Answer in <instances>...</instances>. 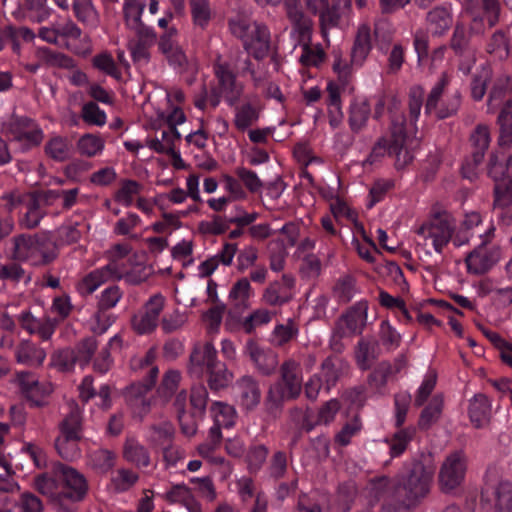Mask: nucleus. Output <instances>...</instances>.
Returning <instances> with one entry per match:
<instances>
[{
	"label": "nucleus",
	"instance_id": "obj_37",
	"mask_svg": "<svg viewBox=\"0 0 512 512\" xmlns=\"http://www.w3.org/2000/svg\"><path fill=\"white\" fill-rule=\"evenodd\" d=\"M379 344L377 340L361 338L355 347V360L362 370H368L379 356Z\"/></svg>",
	"mask_w": 512,
	"mask_h": 512
},
{
	"label": "nucleus",
	"instance_id": "obj_49",
	"mask_svg": "<svg viewBox=\"0 0 512 512\" xmlns=\"http://www.w3.org/2000/svg\"><path fill=\"white\" fill-rule=\"evenodd\" d=\"M144 8L145 3L140 0H125L123 5V15L125 24L130 30L146 26L141 21V15Z\"/></svg>",
	"mask_w": 512,
	"mask_h": 512
},
{
	"label": "nucleus",
	"instance_id": "obj_57",
	"mask_svg": "<svg viewBox=\"0 0 512 512\" xmlns=\"http://www.w3.org/2000/svg\"><path fill=\"white\" fill-rule=\"evenodd\" d=\"M121 343V338L114 336L110 339L108 345L101 349L93 362V369L95 372L99 374H105L110 370L113 364V359L110 354V347L114 345L121 346Z\"/></svg>",
	"mask_w": 512,
	"mask_h": 512
},
{
	"label": "nucleus",
	"instance_id": "obj_63",
	"mask_svg": "<svg viewBox=\"0 0 512 512\" xmlns=\"http://www.w3.org/2000/svg\"><path fill=\"white\" fill-rule=\"evenodd\" d=\"M298 334V327L292 319H289L286 324L276 325L273 331V343L277 347H281Z\"/></svg>",
	"mask_w": 512,
	"mask_h": 512
},
{
	"label": "nucleus",
	"instance_id": "obj_11",
	"mask_svg": "<svg viewBox=\"0 0 512 512\" xmlns=\"http://www.w3.org/2000/svg\"><path fill=\"white\" fill-rule=\"evenodd\" d=\"M122 278H125V280L130 284L140 283V281L134 279L131 274L124 275L120 264L117 261L112 260L107 265L94 269L86 274L77 284V290L83 296L91 295L102 284L112 280H120Z\"/></svg>",
	"mask_w": 512,
	"mask_h": 512
},
{
	"label": "nucleus",
	"instance_id": "obj_62",
	"mask_svg": "<svg viewBox=\"0 0 512 512\" xmlns=\"http://www.w3.org/2000/svg\"><path fill=\"white\" fill-rule=\"evenodd\" d=\"M487 52L494 54L501 60L509 56V41L502 30H497L493 33L487 44Z\"/></svg>",
	"mask_w": 512,
	"mask_h": 512
},
{
	"label": "nucleus",
	"instance_id": "obj_59",
	"mask_svg": "<svg viewBox=\"0 0 512 512\" xmlns=\"http://www.w3.org/2000/svg\"><path fill=\"white\" fill-rule=\"evenodd\" d=\"M139 480V475L131 469L120 468L111 478V484L116 492H125L132 488Z\"/></svg>",
	"mask_w": 512,
	"mask_h": 512
},
{
	"label": "nucleus",
	"instance_id": "obj_43",
	"mask_svg": "<svg viewBox=\"0 0 512 512\" xmlns=\"http://www.w3.org/2000/svg\"><path fill=\"white\" fill-rule=\"evenodd\" d=\"M443 407L444 399L442 395L433 396L419 416L418 427L421 430H428L433 424L437 423L442 415Z\"/></svg>",
	"mask_w": 512,
	"mask_h": 512
},
{
	"label": "nucleus",
	"instance_id": "obj_20",
	"mask_svg": "<svg viewBox=\"0 0 512 512\" xmlns=\"http://www.w3.org/2000/svg\"><path fill=\"white\" fill-rule=\"evenodd\" d=\"M235 393L239 405L246 411L255 409L261 401V389L258 381L250 376L244 375L235 383Z\"/></svg>",
	"mask_w": 512,
	"mask_h": 512
},
{
	"label": "nucleus",
	"instance_id": "obj_2",
	"mask_svg": "<svg viewBox=\"0 0 512 512\" xmlns=\"http://www.w3.org/2000/svg\"><path fill=\"white\" fill-rule=\"evenodd\" d=\"M435 473L433 456L421 453L407 471L396 477L381 512H411L429 495Z\"/></svg>",
	"mask_w": 512,
	"mask_h": 512
},
{
	"label": "nucleus",
	"instance_id": "obj_46",
	"mask_svg": "<svg viewBox=\"0 0 512 512\" xmlns=\"http://www.w3.org/2000/svg\"><path fill=\"white\" fill-rule=\"evenodd\" d=\"M192 21L195 27L206 30L213 18V10L208 0H190Z\"/></svg>",
	"mask_w": 512,
	"mask_h": 512
},
{
	"label": "nucleus",
	"instance_id": "obj_44",
	"mask_svg": "<svg viewBox=\"0 0 512 512\" xmlns=\"http://www.w3.org/2000/svg\"><path fill=\"white\" fill-rule=\"evenodd\" d=\"M81 440L82 438L80 437L58 434L55 438V449L62 459L73 461L81 455L79 447Z\"/></svg>",
	"mask_w": 512,
	"mask_h": 512
},
{
	"label": "nucleus",
	"instance_id": "obj_53",
	"mask_svg": "<svg viewBox=\"0 0 512 512\" xmlns=\"http://www.w3.org/2000/svg\"><path fill=\"white\" fill-rule=\"evenodd\" d=\"M89 458L93 469L107 473L115 466L116 454L108 449H96L90 453Z\"/></svg>",
	"mask_w": 512,
	"mask_h": 512
},
{
	"label": "nucleus",
	"instance_id": "obj_6",
	"mask_svg": "<svg viewBox=\"0 0 512 512\" xmlns=\"http://www.w3.org/2000/svg\"><path fill=\"white\" fill-rule=\"evenodd\" d=\"M301 391V365L298 361L289 358L281 364L280 380L270 386L266 403L271 407H278L285 401L298 398Z\"/></svg>",
	"mask_w": 512,
	"mask_h": 512
},
{
	"label": "nucleus",
	"instance_id": "obj_36",
	"mask_svg": "<svg viewBox=\"0 0 512 512\" xmlns=\"http://www.w3.org/2000/svg\"><path fill=\"white\" fill-rule=\"evenodd\" d=\"M175 428L171 422L164 421L149 427L147 441L153 449H163L174 442Z\"/></svg>",
	"mask_w": 512,
	"mask_h": 512
},
{
	"label": "nucleus",
	"instance_id": "obj_42",
	"mask_svg": "<svg viewBox=\"0 0 512 512\" xmlns=\"http://www.w3.org/2000/svg\"><path fill=\"white\" fill-rule=\"evenodd\" d=\"M57 33L59 34L60 39H69V40H80L82 45L80 47H73L71 50L76 54H85L91 50L90 39L87 35H84L83 38L81 29L72 21H67L62 24H57Z\"/></svg>",
	"mask_w": 512,
	"mask_h": 512
},
{
	"label": "nucleus",
	"instance_id": "obj_24",
	"mask_svg": "<svg viewBox=\"0 0 512 512\" xmlns=\"http://www.w3.org/2000/svg\"><path fill=\"white\" fill-rule=\"evenodd\" d=\"M307 5L311 11L319 14V22L322 36L327 37L328 30L339 25L341 14L339 5H329L328 0H308Z\"/></svg>",
	"mask_w": 512,
	"mask_h": 512
},
{
	"label": "nucleus",
	"instance_id": "obj_48",
	"mask_svg": "<svg viewBox=\"0 0 512 512\" xmlns=\"http://www.w3.org/2000/svg\"><path fill=\"white\" fill-rule=\"evenodd\" d=\"M25 207L26 212L19 219L20 227L29 230L37 228L46 215V212L40 207L37 194L30 198V202Z\"/></svg>",
	"mask_w": 512,
	"mask_h": 512
},
{
	"label": "nucleus",
	"instance_id": "obj_12",
	"mask_svg": "<svg viewBox=\"0 0 512 512\" xmlns=\"http://www.w3.org/2000/svg\"><path fill=\"white\" fill-rule=\"evenodd\" d=\"M122 278H125V280L130 284L140 283V281L134 279L131 274L124 275L120 264L117 261L112 260L107 265L94 269L86 274L77 284V290L83 296L91 295L102 284L112 280H120Z\"/></svg>",
	"mask_w": 512,
	"mask_h": 512
},
{
	"label": "nucleus",
	"instance_id": "obj_23",
	"mask_svg": "<svg viewBox=\"0 0 512 512\" xmlns=\"http://www.w3.org/2000/svg\"><path fill=\"white\" fill-rule=\"evenodd\" d=\"M245 353L262 375L269 376L275 372L278 366V355L275 352L264 350L254 340H248Z\"/></svg>",
	"mask_w": 512,
	"mask_h": 512
},
{
	"label": "nucleus",
	"instance_id": "obj_15",
	"mask_svg": "<svg viewBox=\"0 0 512 512\" xmlns=\"http://www.w3.org/2000/svg\"><path fill=\"white\" fill-rule=\"evenodd\" d=\"M488 175L494 181V208L506 209L512 204V180L505 175L504 166L496 154H491L488 162Z\"/></svg>",
	"mask_w": 512,
	"mask_h": 512
},
{
	"label": "nucleus",
	"instance_id": "obj_30",
	"mask_svg": "<svg viewBox=\"0 0 512 512\" xmlns=\"http://www.w3.org/2000/svg\"><path fill=\"white\" fill-rule=\"evenodd\" d=\"M123 458L137 468H146L151 465V456L148 448L134 437L126 438L123 444Z\"/></svg>",
	"mask_w": 512,
	"mask_h": 512
},
{
	"label": "nucleus",
	"instance_id": "obj_58",
	"mask_svg": "<svg viewBox=\"0 0 512 512\" xmlns=\"http://www.w3.org/2000/svg\"><path fill=\"white\" fill-rule=\"evenodd\" d=\"M98 348V342L94 337H87L79 341L76 345L75 353L78 364L83 368L92 360Z\"/></svg>",
	"mask_w": 512,
	"mask_h": 512
},
{
	"label": "nucleus",
	"instance_id": "obj_33",
	"mask_svg": "<svg viewBox=\"0 0 512 512\" xmlns=\"http://www.w3.org/2000/svg\"><path fill=\"white\" fill-rule=\"evenodd\" d=\"M150 391L149 385L139 381L126 387L124 397L133 409L138 410L140 414H146L150 409V401L146 398V395Z\"/></svg>",
	"mask_w": 512,
	"mask_h": 512
},
{
	"label": "nucleus",
	"instance_id": "obj_39",
	"mask_svg": "<svg viewBox=\"0 0 512 512\" xmlns=\"http://www.w3.org/2000/svg\"><path fill=\"white\" fill-rule=\"evenodd\" d=\"M371 113L368 100L355 99L349 108L348 123L353 133H359L367 124Z\"/></svg>",
	"mask_w": 512,
	"mask_h": 512
},
{
	"label": "nucleus",
	"instance_id": "obj_60",
	"mask_svg": "<svg viewBox=\"0 0 512 512\" xmlns=\"http://www.w3.org/2000/svg\"><path fill=\"white\" fill-rule=\"evenodd\" d=\"M104 148V140L94 134H84L77 142V149L81 155L93 157Z\"/></svg>",
	"mask_w": 512,
	"mask_h": 512
},
{
	"label": "nucleus",
	"instance_id": "obj_40",
	"mask_svg": "<svg viewBox=\"0 0 512 512\" xmlns=\"http://www.w3.org/2000/svg\"><path fill=\"white\" fill-rule=\"evenodd\" d=\"M251 284L247 278H241L233 284L229 292V302L236 313L248 308Z\"/></svg>",
	"mask_w": 512,
	"mask_h": 512
},
{
	"label": "nucleus",
	"instance_id": "obj_21",
	"mask_svg": "<svg viewBox=\"0 0 512 512\" xmlns=\"http://www.w3.org/2000/svg\"><path fill=\"white\" fill-rule=\"evenodd\" d=\"M135 38L129 40L128 49L134 62H148L150 59L149 49L156 43L157 35L148 26L132 30Z\"/></svg>",
	"mask_w": 512,
	"mask_h": 512
},
{
	"label": "nucleus",
	"instance_id": "obj_50",
	"mask_svg": "<svg viewBox=\"0 0 512 512\" xmlns=\"http://www.w3.org/2000/svg\"><path fill=\"white\" fill-rule=\"evenodd\" d=\"M494 512H512V483L500 482L493 491Z\"/></svg>",
	"mask_w": 512,
	"mask_h": 512
},
{
	"label": "nucleus",
	"instance_id": "obj_51",
	"mask_svg": "<svg viewBox=\"0 0 512 512\" xmlns=\"http://www.w3.org/2000/svg\"><path fill=\"white\" fill-rule=\"evenodd\" d=\"M415 434V429L408 427V428H402L399 431H397L392 438L387 441L389 443V454L392 458L399 457L402 455L411 440L413 439Z\"/></svg>",
	"mask_w": 512,
	"mask_h": 512
},
{
	"label": "nucleus",
	"instance_id": "obj_52",
	"mask_svg": "<svg viewBox=\"0 0 512 512\" xmlns=\"http://www.w3.org/2000/svg\"><path fill=\"white\" fill-rule=\"evenodd\" d=\"M210 410L214 417V423L225 428H230L235 424L236 410L232 405L215 401L212 403Z\"/></svg>",
	"mask_w": 512,
	"mask_h": 512
},
{
	"label": "nucleus",
	"instance_id": "obj_41",
	"mask_svg": "<svg viewBox=\"0 0 512 512\" xmlns=\"http://www.w3.org/2000/svg\"><path fill=\"white\" fill-rule=\"evenodd\" d=\"M357 292V281L351 274L340 276L332 287V296L338 303H349Z\"/></svg>",
	"mask_w": 512,
	"mask_h": 512
},
{
	"label": "nucleus",
	"instance_id": "obj_38",
	"mask_svg": "<svg viewBox=\"0 0 512 512\" xmlns=\"http://www.w3.org/2000/svg\"><path fill=\"white\" fill-rule=\"evenodd\" d=\"M15 358L18 363L40 366L46 358V352L31 341L23 340L16 347Z\"/></svg>",
	"mask_w": 512,
	"mask_h": 512
},
{
	"label": "nucleus",
	"instance_id": "obj_61",
	"mask_svg": "<svg viewBox=\"0 0 512 512\" xmlns=\"http://www.w3.org/2000/svg\"><path fill=\"white\" fill-rule=\"evenodd\" d=\"M142 187V184L135 180H122L121 187L115 193L114 198L117 202L129 207L133 203V197L141 192Z\"/></svg>",
	"mask_w": 512,
	"mask_h": 512
},
{
	"label": "nucleus",
	"instance_id": "obj_9",
	"mask_svg": "<svg viewBox=\"0 0 512 512\" xmlns=\"http://www.w3.org/2000/svg\"><path fill=\"white\" fill-rule=\"evenodd\" d=\"M2 130L25 149L36 147L43 140V131L39 125L32 118L23 115L12 114L3 123Z\"/></svg>",
	"mask_w": 512,
	"mask_h": 512
},
{
	"label": "nucleus",
	"instance_id": "obj_4",
	"mask_svg": "<svg viewBox=\"0 0 512 512\" xmlns=\"http://www.w3.org/2000/svg\"><path fill=\"white\" fill-rule=\"evenodd\" d=\"M228 27L233 36L242 41L243 48L256 60L269 57L273 50L269 28L260 22L243 17L231 18Z\"/></svg>",
	"mask_w": 512,
	"mask_h": 512
},
{
	"label": "nucleus",
	"instance_id": "obj_35",
	"mask_svg": "<svg viewBox=\"0 0 512 512\" xmlns=\"http://www.w3.org/2000/svg\"><path fill=\"white\" fill-rule=\"evenodd\" d=\"M499 135L497 143L503 149L512 147V100L505 101L497 117Z\"/></svg>",
	"mask_w": 512,
	"mask_h": 512
},
{
	"label": "nucleus",
	"instance_id": "obj_10",
	"mask_svg": "<svg viewBox=\"0 0 512 512\" xmlns=\"http://www.w3.org/2000/svg\"><path fill=\"white\" fill-rule=\"evenodd\" d=\"M491 133L488 125L480 123L469 135L470 156L462 164L461 173L464 178L473 180L477 176V168L483 163L490 146Z\"/></svg>",
	"mask_w": 512,
	"mask_h": 512
},
{
	"label": "nucleus",
	"instance_id": "obj_19",
	"mask_svg": "<svg viewBox=\"0 0 512 512\" xmlns=\"http://www.w3.org/2000/svg\"><path fill=\"white\" fill-rule=\"evenodd\" d=\"M165 298L160 293L153 295L144 305V312L135 315L132 325L139 334L152 332L158 325L161 312L164 309Z\"/></svg>",
	"mask_w": 512,
	"mask_h": 512
},
{
	"label": "nucleus",
	"instance_id": "obj_22",
	"mask_svg": "<svg viewBox=\"0 0 512 512\" xmlns=\"http://www.w3.org/2000/svg\"><path fill=\"white\" fill-rule=\"evenodd\" d=\"M443 95H439L436 92L430 91L427 96L425 103V113L432 114L436 113L438 119H445L452 115H455L461 105V94L459 91H455L448 96L438 108V104Z\"/></svg>",
	"mask_w": 512,
	"mask_h": 512
},
{
	"label": "nucleus",
	"instance_id": "obj_45",
	"mask_svg": "<svg viewBox=\"0 0 512 512\" xmlns=\"http://www.w3.org/2000/svg\"><path fill=\"white\" fill-rule=\"evenodd\" d=\"M181 138L177 128L160 131V136L146 141V146L157 153L171 154L174 152V142Z\"/></svg>",
	"mask_w": 512,
	"mask_h": 512
},
{
	"label": "nucleus",
	"instance_id": "obj_25",
	"mask_svg": "<svg viewBox=\"0 0 512 512\" xmlns=\"http://www.w3.org/2000/svg\"><path fill=\"white\" fill-rule=\"evenodd\" d=\"M214 73L218 79L221 93L229 105L233 106L242 94V87L236 84V76L228 63H216Z\"/></svg>",
	"mask_w": 512,
	"mask_h": 512
},
{
	"label": "nucleus",
	"instance_id": "obj_18",
	"mask_svg": "<svg viewBox=\"0 0 512 512\" xmlns=\"http://www.w3.org/2000/svg\"><path fill=\"white\" fill-rule=\"evenodd\" d=\"M501 258L498 246H487L485 242L467 254L465 263L469 273L482 275L488 272Z\"/></svg>",
	"mask_w": 512,
	"mask_h": 512
},
{
	"label": "nucleus",
	"instance_id": "obj_32",
	"mask_svg": "<svg viewBox=\"0 0 512 512\" xmlns=\"http://www.w3.org/2000/svg\"><path fill=\"white\" fill-rule=\"evenodd\" d=\"M292 25V34L296 36L297 44L312 40L313 21L298 7H291L286 11Z\"/></svg>",
	"mask_w": 512,
	"mask_h": 512
},
{
	"label": "nucleus",
	"instance_id": "obj_54",
	"mask_svg": "<svg viewBox=\"0 0 512 512\" xmlns=\"http://www.w3.org/2000/svg\"><path fill=\"white\" fill-rule=\"evenodd\" d=\"M47 156L58 162L66 161L70 156V145L66 138L55 136L45 145Z\"/></svg>",
	"mask_w": 512,
	"mask_h": 512
},
{
	"label": "nucleus",
	"instance_id": "obj_13",
	"mask_svg": "<svg viewBox=\"0 0 512 512\" xmlns=\"http://www.w3.org/2000/svg\"><path fill=\"white\" fill-rule=\"evenodd\" d=\"M406 119L403 113H395L391 116L390 124V153L395 155V167L403 169L413 161V154L408 148V136L405 127Z\"/></svg>",
	"mask_w": 512,
	"mask_h": 512
},
{
	"label": "nucleus",
	"instance_id": "obj_29",
	"mask_svg": "<svg viewBox=\"0 0 512 512\" xmlns=\"http://www.w3.org/2000/svg\"><path fill=\"white\" fill-rule=\"evenodd\" d=\"M426 23L434 37L444 36L453 24L451 10L447 6H435L426 14Z\"/></svg>",
	"mask_w": 512,
	"mask_h": 512
},
{
	"label": "nucleus",
	"instance_id": "obj_27",
	"mask_svg": "<svg viewBox=\"0 0 512 512\" xmlns=\"http://www.w3.org/2000/svg\"><path fill=\"white\" fill-rule=\"evenodd\" d=\"M372 50V31L368 24L358 26L351 48V64L362 66Z\"/></svg>",
	"mask_w": 512,
	"mask_h": 512
},
{
	"label": "nucleus",
	"instance_id": "obj_3",
	"mask_svg": "<svg viewBox=\"0 0 512 512\" xmlns=\"http://www.w3.org/2000/svg\"><path fill=\"white\" fill-rule=\"evenodd\" d=\"M188 373L196 378L207 374V384L211 391L226 389L233 380V373L217 357V350L212 342L196 344L189 356Z\"/></svg>",
	"mask_w": 512,
	"mask_h": 512
},
{
	"label": "nucleus",
	"instance_id": "obj_64",
	"mask_svg": "<svg viewBox=\"0 0 512 512\" xmlns=\"http://www.w3.org/2000/svg\"><path fill=\"white\" fill-rule=\"evenodd\" d=\"M259 118V113L255 107L247 103L237 109L234 119V125L240 131H245Z\"/></svg>",
	"mask_w": 512,
	"mask_h": 512
},
{
	"label": "nucleus",
	"instance_id": "obj_17",
	"mask_svg": "<svg viewBox=\"0 0 512 512\" xmlns=\"http://www.w3.org/2000/svg\"><path fill=\"white\" fill-rule=\"evenodd\" d=\"M295 295V278L283 274L279 280L272 281L263 290L261 301L270 307H281L291 302Z\"/></svg>",
	"mask_w": 512,
	"mask_h": 512
},
{
	"label": "nucleus",
	"instance_id": "obj_56",
	"mask_svg": "<svg viewBox=\"0 0 512 512\" xmlns=\"http://www.w3.org/2000/svg\"><path fill=\"white\" fill-rule=\"evenodd\" d=\"M0 279L8 280L13 283L24 282L30 283L32 277L31 273L27 272L16 260L0 266Z\"/></svg>",
	"mask_w": 512,
	"mask_h": 512
},
{
	"label": "nucleus",
	"instance_id": "obj_34",
	"mask_svg": "<svg viewBox=\"0 0 512 512\" xmlns=\"http://www.w3.org/2000/svg\"><path fill=\"white\" fill-rule=\"evenodd\" d=\"M12 383L19 387L21 393L32 405L37 407L42 405V402L37 399L40 392V385L34 373L28 371L17 372Z\"/></svg>",
	"mask_w": 512,
	"mask_h": 512
},
{
	"label": "nucleus",
	"instance_id": "obj_7",
	"mask_svg": "<svg viewBox=\"0 0 512 512\" xmlns=\"http://www.w3.org/2000/svg\"><path fill=\"white\" fill-rule=\"evenodd\" d=\"M468 470V457L463 450L449 452L443 459L437 476L439 490L456 495L463 487Z\"/></svg>",
	"mask_w": 512,
	"mask_h": 512
},
{
	"label": "nucleus",
	"instance_id": "obj_16",
	"mask_svg": "<svg viewBox=\"0 0 512 512\" xmlns=\"http://www.w3.org/2000/svg\"><path fill=\"white\" fill-rule=\"evenodd\" d=\"M368 302L361 300L349 307L336 320L334 327L340 336L361 335L367 323Z\"/></svg>",
	"mask_w": 512,
	"mask_h": 512
},
{
	"label": "nucleus",
	"instance_id": "obj_28",
	"mask_svg": "<svg viewBox=\"0 0 512 512\" xmlns=\"http://www.w3.org/2000/svg\"><path fill=\"white\" fill-rule=\"evenodd\" d=\"M67 413L58 424L59 434L83 438V410L74 400L67 402Z\"/></svg>",
	"mask_w": 512,
	"mask_h": 512
},
{
	"label": "nucleus",
	"instance_id": "obj_8",
	"mask_svg": "<svg viewBox=\"0 0 512 512\" xmlns=\"http://www.w3.org/2000/svg\"><path fill=\"white\" fill-rule=\"evenodd\" d=\"M12 257L16 261H29L34 266H45L58 257L56 244L49 249L43 237L35 235H19L14 238Z\"/></svg>",
	"mask_w": 512,
	"mask_h": 512
},
{
	"label": "nucleus",
	"instance_id": "obj_26",
	"mask_svg": "<svg viewBox=\"0 0 512 512\" xmlns=\"http://www.w3.org/2000/svg\"><path fill=\"white\" fill-rule=\"evenodd\" d=\"M178 31L170 27L160 36L158 47L171 65L183 67L187 64V57L177 41Z\"/></svg>",
	"mask_w": 512,
	"mask_h": 512
},
{
	"label": "nucleus",
	"instance_id": "obj_31",
	"mask_svg": "<svg viewBox=\"0 0 512 512\" xmlns=\"http://www.w3.org/2000/svg\"><path fill=\"white\" fill-rule=\"evenodd\" d=\"M469 418L475 428L488 426L491 419V403L485 394L479 393L469 401Z\"/></svg>",
	"mask_w": 512,
	"mask_h": 512
},
{
	"label": "nucleus",
	"instance_id": "obj_14",
	"mask_svg": "<svg viewBox=\"0 0 512 512\" xmlns=\"http://www.w3.org/2000/svg\"><path fill=\"white\" fill-rule=\"evenodd\" d=\"M477 24L482 25V19L474 18L470 29H467L464 23L457 22L449 40V47L455 56L467 59L466 66L464 63L460 64V69L467 73L470 71V63L475 62L476 50L471 44V33L476 29Z\"/></svg>",
	"mask_w": 512,
	"mask_h": 512
},
{
	"label": "nucleus",
	"instance_id": "obj_1",
	"mask_svg": "<svg viewBox=\"0 0 512 512\" xmlns=\"http://www.w3.org/2000/svg\"><path fill=\"white\" fill-rule=\"evenodd\" d=\"M34 487L57 512H76L89 490L85 476L60 461L52 462L49 472L36 476Z\"/></svg>",
	"mask_w": 512,
	"mask_h": 512
},
{
	"label": "nucleus",
	"instance_id": "obj_5",
	"mask_svg": "<svg viewBox=\"0 0 512 512\" xmlns=\"http://www.w3.org/2000/svg\"><path fill=\"white\" fill-rule=\"evenodd\" d=\"M454 217L441 205H434L428 218L415 230L425 246L431 245L437 253L451 241L455 232Z\"/></svg>",
	"mask_w": 512,
	"mask_h": 512
},
{
	"label": "nucleus",
	"instance_id": "obj_47",
	"mask_svg": "<svg viewBox=\"0 0 512 512\" xmlns=\"http://www.w3.org/2000/svg\"><path fill=\"white\" fill-rule=\"evenodd\" d=\"M300 46L302 53L299 57V62L305 67H317L325 59V52L320 44L313 45L312 40L298 43L295 45Z\"/></svg>",
	"mask_w": 512,
	"mask_h": 512
},
{
	"label": "nucleus",
	"instance_id": "obj_55",
	"mask_svg": "<svg viewBox=\"0 0 512 512\" xmlns=\"http://www.w3.org/2000/svg\"><path fill=\"white\" fill-rule=\"evenodd\" d=\"M77 363L75 350L69 347L57 350L51 355V366L61 372L72 371Z\"/></svg>",
	"mask_w": 512,
	"mask_h": 512
}]
</instances>
